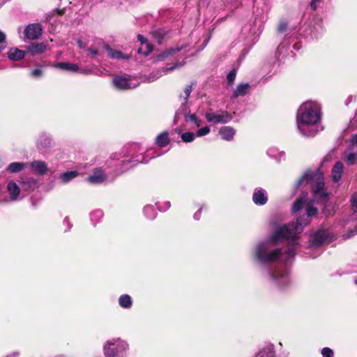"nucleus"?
Wrapping results in <instances>:
<instances>
[{"label": "nucleus", "mask_w": 357, "mask_h": 357, "mask_svg": "<svg viewBox=\"0 0 357 357\" xmlns=\"http://www.w3.org/2000/svg\"><path fill=\"white\" fill-rule=\"evenodd\" d=\"M165 204L166 208H169L170 207V202H165Z\"/></svg>", "instance_id": "nucleus-60"}, {"label": "nucleus", "mask_w": 357, "mask_h": 357, "mask_svg": "<svg viewBox=\"0 0 357 357\" xmlns=\"http://www.w3.org/2000/svg\"><path fill=\"white\" fill-rule=\"evenodd\" d=\"M250 89V85L248 83L240 84L235 91L234 92L233 97L238 98L239 96H243L247 94Z\"/></svg>", "instance_id": "nucleus-24"}, {"label": "nucleus", "mask_w": 357, "mask_h": 357, "mask_svg": "<svg viewBox=\"0 0 357 357\" xmlns=\"http://www.w3.org/2000/svg\"><path fill=\"white\" fill-rule=\"evenodd\" d=\"M271 280L278 287L282 288L287 286L290 283L289 270L285 266H277L269 272Z\"/></svg>", "instance_id": "nucleus-4"}, {"label": "nucleus", "mask_w": 357, "mask_h": 357, "mask_svg": "<svg viewBox=\"0 0 357 357\" xmlns=\"http://www.w3.org/2000/svg\"><path fill=\"white\" fill-rule=\"evenodd\" d=\"M144 213L148 218L151 220L154 219L157 215L153 206L149 205L144 208Z\"/></svg>", "instance_id": "nucleus-30"}, {"label": "nucleus", "mask_w": 357, "mask_h": 357, "mask_svg": "<svg viewBox=\"0 0 357 357\" xmlns=\"http://www.w3.org/2000/svg\"><path fill=\"white\" fill-rule=\"evenodd\" d=\"M8 203V199L3 195L1 187L0 186V204Z\"/></svg>", "instance_id": "nucleus-47"}, {"label": "nucleus", "mask_w": 357, "mask_h": 357, "mask_svg": "<svg viewBox=\"0 0 357 357\" xmlns=\"http://www.w3.org/2000/svg\"><path fill=\"white\" fill-rule=\"evenodd\" d=\"M192 92V85H188L184 88L183 93L180 95V100L188 101Z\"/></svg>", "instance_id": "nucleus-34"}, {"label": "nucleus", "mask_w": 357, "mask_h": 357, "mask_svg": "<svg viewBox=\"0 0 357 357\" xmlns=\"http://www.w3.org/2000/svg\"><path fill=\"white\" fill-rule=\"evenodd\" d=\"M357 234V227L354 230L349 231L347 234H344L345 238H350Z\"/></svg>", "instance_id": "nucleus-48"}, {"label": "nucleus", "mask_w": 357, "mask_h": 357, "mask_svg": "<svg viewBox=\"0 0 357 357\" xmlns=\"http://www.w3.org/2000/svg\"><path fill=\"white\" fill-rule=\"evenodd\" d=\"M22 187L26 190L35 188L37 186V181L33 178H29L23 180L22 182Z\"/></svg>", "instance_id": "nucleus-29"}, {"label": "nucleus", "mask_w": 357, "mask_h": 357, "mask_svg": "<svg viewBox=\"0 0 357 357\" xmlns=\"http://www.w3.org/2000/svg\"><path fill=\"white\" fill-rule=\"evenodd\" d=\"M132 162H146V161L144 160L143 159L139 158V156L137 155L135 157L132 158Z\"/></svg>", "instance_id": "nucleus-53"}, {"label": "nucleus", "mask_w": 357, "mask_h": 357, "mask_svg": "<svg viewBox=\"0 0 357 357\" xmlns=\"http://www.w3.org/2000/svg\"><path fill=\"white\" fill-rule=\"evenodd\" d=\"M296 125L300 133L304 137H310L312 131V101L303 102L298 109Z\"/></svg>", "instance_id": "nucleus-2"}, {"label": "nucleus", "mask_w": 357, "mask_h": 357, "mask_svg": "<svg viewBox=\"0 0 357 357\" xmlns=\"http://www.w3.org/2000/svg\"><path fill=\"white\" fill-rule=\"evenodd\" d=\"M203 206H202L193 215V218L195 220H199L201 218L202 211Z\"/></svg>", "instance_id": "nucleus-50"}, {"label": "nucleus", "mask_w": 357, "mask_h": 357, "mask_svg": "<svg viewBox=\"0 0 357 357\" xmlns=\"http://www.w3.org/2000/svg\"><path fill=\"white\" fill-rule=\"evenodd\" d=\"M50 142H51L50 138L45 135H43L40 137V139L38 140V146L39 148H40V147L43 148V147L50 146Z\"/></svg>", "instance_id": "nucleus-33"}, {"label": "nucleus", "mask_w": 357, "mask_h": 357, "mask_svg": "<svg viewBox=\"0 0 357 357\" xmlns=\"http://www.w3.org/2000/svg\"><path fill=\"white\" fill-rule=\"evenodd\" d=\"M131 162V161H130V160H126V161L123 160V165H126L127 163H129V162Z\"/></svg>", "instance_id": "nucleus-61"}, {"label": "nucleus", "mask_w": 357, "mask_h": 357, "mask_svg": "<svg viewBox=\"0 0 357 357\" xmlns=\"http://www.w3.org/2000/svg\"><path fill=\"white\" fill-rule=\"evenodd\" d=\"M178 66V63H175L174 66H170V67L167 66L165 68V69L164 70V72H168V71L172 70L176 68Z\"/></svg>", "instance_id": "nucleus-52"}, {"label": "nucleus", "mask_w": 357, "mask_h": 357, "mask_svg": "<svg viewBox=\"0 0 357 357\" xmlns=\"http://www.w3.org/2000/svg\"><path fill=\"white\" fill-rule=\"evenodd\" d=\"M205 118L208 122L214 124L227 123L232 119L231 116L226 111L213 112L211 109L206 112Z\"/></svg>", "instance_id": "nucleus-6"}, {"label": "nucleus", "mask_w": 357, "mask_h": 357, "mask_svg": "<svg viewBox=\"0 0 357 357\" xmlns=\"http://www.w3.org/2000/svg\"><path fill=\"white\" fill-rule=\"evenodd\" d=\"M6 47V35L0 31V52Z\"/></svg>", "instance_id": "nucleus-43"}, {"label": "nucleus", "mask_w": 357, "mask_h": 357, "mask_svg": "<svg viewBox=\"0 0 357 357\" xmlns=\"http://www.w3.org/2000/svg\"><path fill=\"white\" fill-rule=\"evenodd\" d=\"M6 189L9 194V198H8V202L17 200L20 193V188L17 183L13 181H9L7 184Z\"/></svg>", "instance_id": "nucleus-13"}, {"label": "nucleus", "mask_w": 357, "mask_h": 357, "mask_svg": "<svg viewBox=\"0 0 357 357\" xmlns=\"http://www.w3.org/2000/svg\"><path fill=\"white\" fill-rule=\"evenodd\" d=\"M321 117L320 105L314 102V135L323 131L325 128L321 122Z\"/></svg>", "instance_id": "nucleus-9"}, {"label": "nucleus", "mask_w": 357, "mask_h": 357, "mask_svg": "<svg viewBox=\"0 0 357 357\" xmlns=\"http://www.w3.org/2000/svg\"><path fill=\"white\" fill-rule=\"evenodd\" d=\"M119 155H119V154H118V153H114V154H113V155H112V158L113 159L119 160Z\"/></svg>", "instance_id": "nucleus-56"}, {"label": "nucleus", "mask_w": 357, "mask_h": 357, "mask_svg": "<svg viewBox=\"0 0 357 357\" xmlns=\"http://www.w3.org/2000/svg\"><path fill=\"white\" fill-rule=\"evenodd\" d=\"M82 73L84 74H86V75H88V74H91V70H84L82 71Z\"/></svg>", "instance_id": "nucleus-57"}, {"label": "nucleus", "mask_w": 357, "mask_h": 357, "mask_svg": "<svg viewBox=\"0 0 357 357\" xmlns=\"http://www.w3.org/2000/svg\"><path fill=\"white\" fill-rule=\"evenodd\" d=\"M266 154L278 162H280L285 159V153L274 146L268 148L266 151Z\"/></svg>", "instance_id": "nucleus-16"}, {"label": "nucleus", "mask_w": 357, "mask_h": 357, "mask_svg": "<svg viewBox=\"0 0 357 357\" xmlns=\"http://www.w3.org/2000/svg\"><path fill=\"white\" fill-rule=\"evenodd\" d=\"M105 48L107 50L110 58L113 59H129L130 56L123 54L121 51L112 49L109 45H105Z\"/></svg>", "instance_id": "nucleus-19"}, {"label": "nucleus", "mask_w": 357, "mask_h": 357, "mask_svg": "<svg viewBox=\"0 0 357 357\" xmlns=\"http://www.w3.org/2000/svg\"><path fill=\"white\" fill-rule=\"evenodd\" d=\"M31 172L38 176H43L48 171L47 165L44 161L34 160L29 163Z\"/></svg>", "instance_id": "nucleus-10"}, {"label": "nucleus", "mask_w": 357, "mask_h": 357, "mask_svg": "<svg viewBox=\"0 0 357 357\" xmlns=\"http://www.w3.org/2000/svg\"><path fill=\"white\" fill-rule=\"evenodd\" d=\"M114 86L119 90H127L136 88L139 83L137 82H132V79L126 76H115L112 79Z\"/></svg>", "instance_id": "nucleus-7"}, {"label": "nucleus", "mask_w": 357, "mask_h": 357, "mask_svg": "<svg viewBox=\"0 0 357 357\" xmlns=\"http://www.w3.org/2000/svg\"><path fill=\"white\" fill-rule=\"evenodd\" d=\"M19 353L18 352H13L9 355H8L6 357H18Z\"/></svg>", "instance_id": "nucleus-54"}, {"label": "nucleus", "mask_w": 357, "mask_h": 357, "mask_svg": "<svg viewBox=\"0 0 357 357\" xmlns=\"http://www.w3.org/2000/svg\"><path fill=\"white\" fill-rule=\"evenodd\" d=\"M102 211H100V210H97V211H93L91 214V220L93 221V220H98V219H100V218L102 217Z\"/></svg>", "instance_id": "nucleus-44"}, {"label": "nucleus", "mask_w": 357, "mask_h": 357, "mask_svg": "<svg viewBox=\"0 0 357 357\" xmlns=\"http://www.w3.org/2000/svg\"><path fill=\"white\" fill-rule=\"evenodd\" d=\"M137 38L141 42L142 45H145L146 48V51H143L142 47L139 48L137 50L138 53L143 54L146 56L148 55L152 51V47L146 42V39L142 35H138Z\"/></svg>", "instance_id": "nucleus-28"}, {"label": "nucleus", "mask_w": 357, "mask_h": 357, "mask_svg": "<svg viewBox=\"0 0 357 357\" xmlns=\"http://www.w3.org/2000/svg\"><path fill=\"white\" fill-rule=\"evenodd\" d=\"M321 354L322 355V357H333L334 356L333 351L328 347L323 348L321 351Z\"/></svg>", "instance_id": "nucleus-41"}, {"label": "nucleus", "mask_w": 357, "mask_h": 357, "mask_svg": "<svg viewBox=\"0 0 357 357\" xmlns=\"http://www.w3.org/2000/svg\"><path fill=\"white\" fill-rule=\"evenodd\" d=\"M236 71L235 69L231 70L229 73V74L227 75V81H228L229 83L231 84V83H232L234 81L235 77H236Z\"/></svg>", "instance_id": "nucleus-45"}, {"label": "nucleus", "mask_w": 357, "mask_h": 357, "mask_svg": "<svg viewBox=\"0 0 357 357\" xmlns=\"http://www.w3.org/2000/svg\"><path fill=\"white\" fill-rule=\"evenodd\" d=\"M354 283H355L356 284H357V278H356V279H355V280H354Z\"/></svg>", "instance_id": "nucleus-64"}, {"label": "nucleus", "mask_w": 357, "mask_h": 357, "mask_svg": "<svg viewBox=\"0 0 357 357\" xmlns=\"http://www.w3.org/2000/svg\"><path fill=\"white\" fill-rule=\"evenodd\" d=\"M351 209L354 213H357V192H354L350 199Z\"/></svg>", "instance_id": "nucleus-39"}, {"label": "nucleus", "mask_w": 357, "mask_h": 357, "mask_svg": "<svg viewBox=\"0 0 357 357\" xmlns=\"http://www.w3.org/2000/svg\"><path fill=\"white\" fill-rule=\"evenodd\" d=\"M31 75L35 78L40 77L43 75V71L39 68L34 69L31 72Z\"/></svg>", "instance_id": "nucleus-46"}, {"label": "nucleus", "mask_w": 357, "mask_h": 357, "mask_svg": "<svg viewBox=\"0 0 357 357\" xmlns=\"http://www.w3.org/2000/svg\"><path fill=\"white\" fill-rule=\"evenodd\" d=\"M219 135L225 141H231L236 135V130L231 126H222L219 129Z\"/></svg>", "instance_id": "nucleus-15"}, {"label": "nucleus", "mask_w": 357, "mask_h": 357, "mask_svg": "<svg viewBox=\"0 0 357 357\" xmlns=\"http://www.w3.org/2000/svg\"><path fill=\"white\" fill-rule=\"evenodd\" d=\"M46 50V45L43 43H38L32 47L31 52L33 54H41Z\"/></svg>", "instance_id": "nucleus-36"}, {"label": "nucleus", "mask_w": 357, "mask_h": 357, "mask_svg": "<svg viewBox=\"0 0 357 357\" xmlns=\"http://www.w3.org/2000/svg\"><path fill=\"white\" fill-rule=\"evenodd\" d=\"M288 22L286 20H281L278 26V32L284 33L287 31Z\"/></svg>", "instance_id": "nucleus-38"}, {"label": "nucleus", "mask_w": 357, "mask_h": 357, "mask_svg": "<svg viewBox=\"0 0 357 357\" xmlns=\"http://www.w3.org/2000/svg\"><path fill=\"white\" fill-rule=\"evenodd\" d=\"M129 349L128 341L120 337L109 339L102 346L105 357H128Z\"/></svg>", "instance_id": "nucleus-3"}, {"label": "nucleus", "mask_w": 357, "mask_h": 357, "mask_svg": "<svg viewBox=\"0 0 357 357\" xmlns=\"http://www.w3.org/2000/svg\"><path fill=\"white\" fill-rule=\"evenodd\" d=\"M77 45L79 46V48L81 49H84V50H86L87 49V45L86 43H84L81 39H78L77 40Z\"/></svg>", "instance_id": "nucleus-51"}, {"label": "nucleus", "mask_w": 357, "mask_h": 357, "mask_svg": "<svg viewBox=\"0 0 357 357\" xmlns=\"http://www.w3.org/2000/svg\"><path fill=\"white\" fill-rule=\"evenodd\" d=\"M162 72L161 71H157V72H153L147 78V81L149 82H151L159 78L162 76Z\"/></svg>", "instance_id": "nucleus-42"}, {"label": "nucleus", "mask_w": 357, "mask_h": 357, "mask_svg": "<svg viewBox=\"0 0 357 357\" xmlns=\"http://www.w3.org/2000/svg\"><path fill=\"white\" fill-rule=\"evenodd\" d=\"M185 121H190L197 127H199L202 123V121L199 117H197L195 114H190L185 119Z\"/></svg>", "instance_id": "nucleus-35"}, {"label": "nucleus", "mask_w": 357, "mask_h": 357, "mask_svg": "<svg viewBox=\"0 0 357 357\" xmlns=\"http://www.w3.org/2000/svg\"><path fill=\"white\" fill-rule=\"evenodd\" d=\"M107 178L105 174L102 169H96L93 174L88 178L91 183L98 184L103 183Z\"/></svg>", "instance_id": "nucleus-14"}, {"label": "nucleus", "mask_w": 357, "mask_h": 357, "mask_svg": "<svg viewBox=\"0 0 357 357\" xmlns=\"http://www.w3.org/2000/svg\"><path fill=\"white\" fill-rule=\"evenodd\" d=\"M195 137H197L196 134L192 132H183L181 136L182 141L185 143L192 142Z\"/></svg>", "instance_id": "nucleus-32"}, {"label": "nucleus", "mask_w": 357, "mask_h": 357, "mask_svg": "<svg viewBox=\"0 0 357 357\" xmlns=\"http://www.w3.org/2000/svg\"><path fill=\"white\" fill-rule=\"evenodd\" d=\"M28 164L24 162H11L7 167V171L10 173H18L21 172Z\"/></svg>", "instance_id": "nucleus-25"}, {"label": "nucleus", "mask_w": 357, "mask_h": 357, "mask_svg": "<svg viewBox=\"0 0 357 357\" xmlns=\"http://www.w3.org/2000/svg\"><path fill=\"white\" fill-rule=\"evenodd\" d=\"M343 169V164L341 162H335L331 171L332 178L334 182H337L341 179Z\"/></svg>", "instance_id": "nucleus-18"}, {"label": "nucleus", "mask_w": 357, "mask_h": 357, "mask_svg": "<svg viewBox=\"0 0 357 357\" xmlns=\"http://www.w3.org/2000/svg\"><path fill=\"white\" fill-rule=\"evenodd\" d=\"M314 203L324 204L328 199V194L324 188V177L321 174H314Z\"/></svg>", "instance_id": "nucleus-5"}, {"label": "nucleus", "mask_w": 357, "mask_h": 357, "mask_svg": "<svg viewBox=\"0 0 357 357\" xmlns=\"http://www.w3.org/2000/svg\"><path fill=\"white\" fill-rule=\"evenodd\" d=\"M119 305L126 309L130 308L132 305L131 297L128 294L121 295L119 298Z\"/></svg>", "instance_id": "nucleus-26"}, {"label": "nucleus", "mask_w": 357, "mask_h": 357, "mask_svg": "<svg viewBox=\"0 0 357 357\" xmlns=\"http://www.w3.org/2000/svg\"><path fill=\"white\" fill-rule=\"evenodd\" d=\"M78 176L77 171H70L61 174L59 176V178L63 183H66L75 178Z\"/></svg>", "instance_id": "nucleus-27"}, {"label": "nucleus", "mask_w": 357, "mask_h": 357, "mask_svg": "<svg viewBox=\"0 0 357 357\" xmlns=\"http://www.w3.org/2000/svg\"><path fill=\"white\" fill-rule=\"evenodd\" d=\"M181 101V105L180 107L178 109L175 114L174 116V122L176 123L179 119L180 115H183L185 119L190 114V105L188 101Z\"/></svg>", "instance_id": "nucleus-17"}, {"label": "nucleus", "mask_w": 357, "mask_h": 357, "mask_svg": "<svg viewBox=\"0 0 357 357\" xmlns=\"http://www.w3.org/2000/svg\"><path fill=\"white\" fill-rule=\"evenodd\" d=\"M86 50L87 52H89L93 56H96L98 54V51L96 48L89 47V48H87Z\"/></svg>", "instance_id": "nucleus-49"}, {"label": "nucleus", "mask_w": 357, "mask_h": 357, "mask_svg": "<svg viewBox=\"0 0 357 357\" xmlns=\"http://www.w3.org/2000/svg\"><path fill=\"white\" fill-rule=\"evenodd\" d=\"M170 139L169 138V134L165 131L159 134L155 138V144L160 147H165L169 144Z\"/></svg>", "instance_id": "nucleus-23"}, {"label": "nucleus", "mask_w": 357, "mask_h": 357, "mask_svg": "<svg viewBox=\"0 0 357 357\" xmlns=\"http://www.w3.org/2000/svg\"><path fill=\"white\" fill-rule=\"evenodd\" d=\"M184 48L183 45H181L180 47H177L176 49L172 48L167 52H164L163 53L159 54L157 57V60H164L168 55L172 54L177 51H181Z\"/></svg>", "instance_id": "nucleus-31"}, {"label": "nucleus", "mask_w": 357, "mask_h": 357, "mask_svg": "<svg viewBox=\"0 0 357 357\" xmlns=\"http://www.w3.org/2000/svg\"><path fill=\"white\" fill-rule=\"evenodd\" d=\"M304 184H308L309 185H312V171L310 169L307 170L301 178L298 179L296 185V187H299Z\"/></svg>", "instance_id": "nucleus-22"}, {"label": "nucleus", "mask_w": 357, "mask_h": 357, "mask_svg": "<svg viewBox=\"0 0 357 357\" xmlns=\"http://www.w3.org/2000/svg\"><path fill=\"white\" fill-rule=\"evenodd\" d=\"M210 130H211L208 126H205L202 128H199L195 134L197 137H203L207 135L210 132Z\"/></svg>", "instance_id": "nucleus-40"}, {"label": "nucleus", "mask_w": 357, "mask_h": 357, "mask_svg": "<svg viewBox=\"0 0 357 357\" xmlns=\"http://www.w3.org/2000/svg\"><path fill=\"white\" fill-rule=\"evenodd\" d=\"M333 240L330 232L328 230L320 229L314 233V248L330 243Z\"/></svg>", "instance_id": "nucleus-8"}, {"label": "nucleus", "mask_w": 357, "mask_h": 357, "mask_svg": "<svg viewBox=\"0 0 357 357\" xmlns=\"http://www.w3.org/2000/svg\"><path fill=\"white\" fill-rule=\"evenodd\" d=\"M42 33V27L39 24H31L26 26L24 31L25 36L29 40H36Z\"/></svg>", "instance_id": "nucleus-11"}, {"label": "nucleus", "mask_w": 357, "mask_h": 357, "mask_svg": "<svg viewBox=\"0 0 357 357\" xmlns=\"http://www.w3.org/2000/svg\"><path fill=\"white\" fill-rule=\"evenodd\" d=\"M321 2V0H314V10H315L317 5Z\"/></svg>", "instance_id": "nucleus-55"}, {"label": "nucleus", "mask_w": 357, "mask_h": 357, "mask_svg": "<svg viewBox=\"0 0 357 357\" xmlns=\"http://www.w3.org/2000/svg\"><path fill=\"white\" fill-rule=\"evenodd\" d=\"M252 201L256 205H265L268 202V195L266 191L261 188H257L255 189L252 194Z\"/></svg>", "instance_id": "nucleus-12"}, {"label": "nucleus", "mask_w": 357, "mask_h": 357, "mask_svg": "<svg viewBox=\"0 0 357 357\" xmlns=\"http://www.w3.org/2000/svg\"><path fill=\"white\" fill-rule=\"evenodd\" d=\"M313 211H314V215L317 213V209L315 207H314Z\"/></svg>", "instance_id": "nucleus-62"}, {"label": "nucleus", "mask_w": 357, "mask_h": 357, "mask_svg": "<svg viewBox=\"0 0 357 357\" xmlns=\"http://www.w3.org/2000/svg\"><path fill=\"white\" fill-rule=\"evenodd\" d=\"M309 5H310V6H312V1H311V2L309 3Z\"/></svg>", "instance_id": "nucleus-63"}, {"label": "nucleus", "mask_w": 357, "mask_h": 357, "mask_svg": "<svg viewBox=\"0 0 357 357\" xmlns=\"http://www.w3.org/2000/svg\"><path fill=\"white\" fill-rule=\"evenodd\" d=\"M54 68H59L63 70L77 72L79 67L77 64L68 62H59L52 66Z\"/></svg>", "instance_id": "nucleus-21"}, {"label": "nucleus", "mask_w": 357, "mask_h": 357, "mask_svg": "<svg viewBox=\"0 0 357 357\" xmlns=\"http://www.w3.org/2000/svg\"><path fill=\"white\" fill-rule=\"evenodd\" d=\"M306 205V215L299 217L295 222L276 227L269 237L257 243L253 250L252 255L261 264H268L280 259L283 255L280 248H273L278 243L287 241L290 245L285 254L286 264L289 263L295 255L294 245L296 244L297 235L302 232L303 228L309 223V218L312 215V205L307 203V194L298 198L293 205V212H296Z\"/></svg>", "instance_id": "nucleus-1"}, {"label": "nucleus", "mask_w": 357, "mask_h": 357, "mask_svg": "<svg viewBox=\"0 0 357 357\" xmlns=\"http://www.w3.org/2000/svg\"><path fill=\"white\" fill-rule=\"evenodd\" d=\"M8 58L11 61H19L24 57V52L16 47L10 48L7 53Z\"/></svg>", "instance_id": "nucleus-20"}, {"label": "nucleus", "mask_w": 357, "mask_h": 357, "mask_svg": "<svg viewBox=\"0 0 357 357\" xmlns=\"http://www.w3.org/2000/svg\"><path fill=\"white\" fill-rule=\"evenodd\" d=\"M352 142L357 146V134L354 137Z\"/></svg>", "instance_id": "nucleus-58"}, {"label": "nucleus", "mask_w": 357, "mask_h": 357, "mask_svg": "<svg viewBox=\"0 0 357 357\" xmlns=\"http://www.w3.org/2000/svg\"><path fill=\"white\" fill-rule=\"evenodd\" d=\"M64 223H66V225H68V226H70V222H69V219L68 218H66L64 219ZM70 227H69L70 228Z\"/></svg>", "instance_id": "nucleus-59"}, {"label": "nucleus", "mask_w": 357, "mask_h": 357, "mask_svg": "<svg viewBox=\"0 0 357 357\" xmlns=\"http://www.w3.org/2000/svg\"><path fill=\"white\" fill-rule=\"evenodd\" d=\"M346 161L349 165H352L357 161V153H349L346 157Z\"/></svg>", "instance_id": "nucleus-37"}]
</instances>
